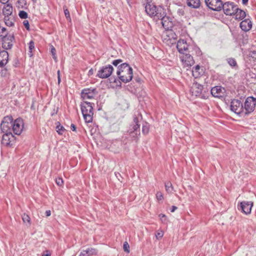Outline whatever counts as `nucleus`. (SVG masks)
I'll use <instances>...</instances> for the list:
<instances>
[{
	"instance_id": "obj_1",
	"label": "nucleus",
	"mask_w": 256,
	"mask_h": 256,
	"mask_svg": "<svg viewBox=\"0 0 256 256\" xmlns=\"http://www.w3.org/2000/svg\"><path fill=\"white\" fill-rule=\"evenodd\" d=\"M152 0L147 2L145 6V10L146 14L151 18L160 20L162 16L164 9L160 6L157 7L152 2Z\"/></svg>"
},
{
	"instance_id": "obj_2",
	"label": "nucleus",
	"mask_w": 256,
	"mask_h": 256,
	"mask_svg": "<svg viewBox=\"0 0 256 256\" xmlns=\"http://www.w3.org/2000/svg\"><path fill=\"white\" fill-rule=\"evenodd\" d=\"M142 120L141 114L137 112L133 118L132 122L129 126V133L130 136L136 138L140 134V122Z\"/></svg>"
},
{
	"instance_id": "obj_3",
	"label": "nucleus",
	"mask_w": 256,
	"mask_h": 256,
	"mask_svg": "<svg viewBox=\"0 0 256 256\" xmlns=\"http://www.w3.org/2000/svg\"><path fill=\"white\" fill-rule=\"evenodd\" d=\"M81 110L86 122H92L94 115L92 104L86 101L84 102L81 104Z\"/></svg>"
},
{
	"instance_id": "obj_4",
	"label": "nucleus",
	"mask_w": 256,
	"mask_h": 256,
	"mask_svg": "<svg viewBox=\"0 0 256 256\" xmlns=\"http://www.w3.org/2000/svg\"><path fill=\"white\" fill-rule=\"evenodd\" d=\"M178 36L172 30H166L162 34V41L168 46L176 44Z\"/></svg>"
},
{
	"instance_id": "obj_5",
	"label": "nucleus",
	"mask_w": 256,
	"mask_h": 256,
	"mask_svg": "<svg viewBox=\"0 0 256 256\" xmlns=\"http://www.w3.org/2000/svg\"><path fill=\"white\" fill-rule=\"evenodd\" d=\"M230 108L235 114L240 116H244L243 104L240 100H233L231 102Z\"/></svg>"
},
{
	"instance_id": "obj_6",
	"label": "nucleus",
	"mask_w": 256,
	"mask_h": 256,
	"mask_svg": "<svg viewBox=\"0 0 256 256\" xmlns=\"http://www.w3.org/2000/svg\"><path fill=\"white\" fill-rule=\"evenodd\" d=\"M256 105V99L252 96L248 97L244 102V114L248 116L252 112L255 108Z\"/></svg>"
},
{
	"instance_id": "obj_7",
	"label": "nucleus",
	"mask_w": 256,
	"mask_h": 256,
	"mask_svg": "<svg viewBox=\"0 0 256 256\" xmlns=\"http://www.w3.org/2000/svg\"><path fill=\"white\" fill-rule=\"evenodd\" d=\"M116 74L122 82L126 83L128 82V64H122L118 67Z\"/></svg>"
},
{
	"instance_id": "obj_8",
	"label": "nucleus",
	"mask_w": 256,
	"mask_h": 256,
	"mask_svg": "<svg viewBox=\"0 0 256 256\" xmlns=\"http://www.w3.org/2000/svg\"><path fill=\"white\" fill-rule=\"evenodd\" d=\"M13 118L12 116H4L0 124L2 132H12Z\"/></svg>"
},
{
	"instance_id": "obj_9",
	"label": "nucleus",
	"mask_w": 256,
	"mask_h": 256,
	"mask_svg": "<svg viewBox=\"0 0 256 256\" xmlns=\"http://www.w3.org/2000/svg\"><path fill=\"white\" fill-rule=\"evenodd\" d=\"M180 58L182 66L187 70L190 68L194 63L193 57L190 54L186 53L180 54Z\"/></svg>"
},
{
	"instance_id": "obj_10",
	"label": "nucleus",
	"mask_w": 256,
	"mask_h": 256,
	"mask_svg": "<svg viewBox=\"0 0 256 256\" xmlns=\"http://www.w3.org/2000/svg\"><path fill=\"white\" fill-rule=\"evenodd\" d=\"M113 70V67L111 65L102 66L98 72L96 76L101 78H106L112 74Z\"/></svg>"
},
{
	"instance_id": "obj_11",
	"label": "nucleus",
	"mask_w": 256,
	"mask_h": 256,
	"mask_svg": "<svg viewBox=\"0 0 256 256\" xmlns=\"http://www.w3.org/2000/svg\"><path fill=\"white\" fill-rule=\"evenodd\" d=\"M2 144L6 146H11L14 144L16 138L12 132H3Z\"/></svg>"
},
{
	"instance_id": "obj_12",
	"label": "nucleus",
	"mask_w": 256,
	"mask_h": 256,
	"mask_svg": "<svg viewBox=\"0 0 256 256\" xmlns=\"http://www.w3.org/2000/svg\"><path fill=\"white\" fill-rule=\"evenodd\" d=\"M0 36L2 39V46L5 50L10 49L13 45L12 42L14 40V36L11 34H1Z\"/></svg>"
},
{
	"instance_id": "obj_13",
	"label": "nucleus",
	"mask_w": 256,
	"mask_h": 256,
	"mask_svg": "<svg viewBox=\"0 0 256 256\" xmlns=\"http://www.w3.org/2000/svg\"><path fill=\"white\" fill-rule=\"evenodd\" d=\"M253 206L254 202L252 201H243L240 203V205L238 206V209L241 210V212L244 214L248 215L251 213Z\"/></svg>"
},
{
	"instance_id": "obj_14",
	"label": "nucleus",
	"mask_w": 256,
	"mask_h": 256,
	"mask_svg": "<svg viewBox=\"0 0 256 256\" xmlns=\"http://www.w3.org/2000/svg\"><path fill=\"white\" fill-rule=\"evenodd\" d=\"M24 126L23 120L20 118H18L13 121L12 130L14 134L20 135L23 130Z\"/></svg>"
},
{
	"instance_id": "obj_15",
	"label": "nucleus",
	"mask_w": 256,
	"mask_h": 256,
	"mask_svg": "<svg viewBox=\"0 0 256 256\" xmlns=\"http://www.w3.org/2000/svg\"><path fill=\"white\" fill-rule=\"evenodd\" d=\"M224 13L228 16H232L234 12L237 10V6L233 2H226L222 4V7Z\"/></svg>"
},
{
	"instance_id": "obj_16",
	"label": "nucleus",
	"mask_w": 256,
	"mask_h": 256,
	"mask_svg": "<svg viewBox=\"0 0 256 256\" xmlns=\"http://www.w3.org/2000/svg\"><path fill=\"white\" fill-rule=\"evenodd\" d=\"M160 19L162 20V26L166 29V30H171L170 28H172L174 26L173 21L172 18L166 16L164 10L162 16L160 18Z\"/></svg>"
},
{
	"instance_id": "obj_17",
	"label": "nucleus",
	"mask_w": 256,
	"mask_h": 256,
	"mask_svg": "<svg viewBox=\"0 0 256 256\" xmlns=\"http://www.w3.org/2000/svg\"><path fill=\"white\" fill-rule=\"evenodd\" d=\"M96 94V88H85L81 92V96L83 100H86L94 98Z\"/></svg>"
},
{
	"instance_id": "obj_18",
	"label": "nucleus",
	"mask_w": 256,
	"mask_h": 256,
	"mask_svg": "<svg viewBox=\"0 0 256 256\" xmlns=\"http://www.w3.org/2000/svg\"><path fill=\"white\" fill-rule=\"evenodd\" d=\"M206 6L211 10L219 11L222 7V2L221 0H205Z\"/></svg>"
},
{
	"instance_id": "obj_19",
	"label": "nucleus",
	"mask_w": 256,
	"mask_h": 256,
	"mask_svg": "<svg viewBox=\"0 0 256 256\" xmlns=\"http://www.w3.org/2000/svg\"><path fill=\"white\" fill-rule=\"evenodd\" d=\"M203 90V86L197 82L194 83L190 88V92L192 96L200 97Z\"/></svg>"
},
{
	"instance_id": "obj_20",
	"label": "nucleus",
	"mask_w": 256,
	"mask_h": 256,
	"mask_svg": "<svg viewBox=\"0 0 256 256\" xmlns=\"http://www.w3.org/2000/svg\"><path fill=\"white\" fill-rule=\"evenodd\" d=\"M225 93V88L221 86H216L211 90V94L215 98L223 97Z\"/></svg>"
},
{
	"instance_id": "obj_21",
	"label": "nucleus",
	"mask_w": 256,
	"mask_h": 256,
	"mask_svg": "<svg viewBox=\"0 0 256 256\" xmlns=\"http://www.w3.org/2000/svg\"><path fill=\"white\" fill-rule=\"evenodd\" d=\"M176 48L180 54H186L188 50V44L186 41L180 40L178 42Z\"/></svg>"
},
{
	"instance_id": "obj_22",
	"label": "nucleus",
	"mask_w": 256,
	"mask_h": 256,
	"mask_svg": "<svg viewBox=\"0 0 256 256\" xmlns=\"http://www.w3.org/2000/svg\"><path fill=\"white\" fill-rule=\"evenodd\" d=\"M8 54L6 50H2L0 52V67H3L8 62Z\"/></svg>"
},
{
	"instance_id": "obj_23",
	"label": "nucleus",
	"mask_w": 256,
	"mask_h": 256,
	"mask_svg": "<svg viewBox=\"0 0 256 256\" xmlns=\"http://www.w3.org/2000/svg\"><path fill=\"white\" fill-rule=\"evenodd\" d=\"M240 27L242 30L248 32L252 28V22L249 19H246L240 23Z\"/></svg>"
},
{
	"instance_id": "obj_24",
	"label": "nucleus",
	"mask_w": 256,
	"mask_h": 256,
	"mask_svg": "<svg viewBox=\"0 0 256 256\" xmlns=\"http://www.w3.org/2000/svg\"><path fill=\"white\" fill-rule=\"evenodd\" d=\"M232 16H234L236 20H241L245 18L246 14L244 11L239 9L237 7V10L234 12Z\"/></svg>"
},
{
	"instance_id": "obj_25",
	"label": "nucleus",
	"mask_w": 256,
	"mask_h": 256,
	"mask_svg": "<svg viewBox=\"0 0 256 256\" xmlns=\"http://www.w3.org/2000/svg\"><path fill=\"white\" fill-rule=\"evenodd\" d=\"M13 11V8L11 4H6L2 9V12L4 16H12V13Z\"/></svg>"
},
{
	"instance_id": "obj_26",
	"label": "nucleus",
	"mask_w": 256,
	"mask_h": 256,
	"mask_svg": "<svg viewBox=\"0 0 256 256\" xmlns=\"http://www.w3.org/2000/svg\"><path fill=\"white\" fill-rule=\"evenodd\" d=\"M5 24L8 26H13L14 24L15 19L13 16H6L4 18Z\"/></svg>"
},
{
	"instance_id": "obj_27",
	"label": "nucleus",
	"mask_w": 256,
	"mask_h": 256,
	"mask_svg": "<svg viewBox=\"0 0 256 256\" xmlns=\"http://www.w3.org/2000/svg\"><path fill=\"white\" fill-rule=\"evenodd\" d=\"M187 5L191 8H197L200 4V0H186Z\"/></svg>"
},
{
	"instance_id": "obj_28",
	"label": "nucleus",
	"mask_w": 256,
	"mask_h": 256,
	"mask_svg": "<svg viewBox=\"0 0 256 256\" xmlns=\"http://www.w3.org/2000/svg\"><path fill=\"white\" fill-rule=\"evenodd\" d=\"M202 72V70L198 65L196 66L192 70V76L195 78H199Z\"/></svg>"
},
{
	"instance_id": "obj_29",
	"label": "nucleus",
	"mask_w": 256,
	"mask_h": 256,
	"mask_svg": "<svg viewBox=\"0 0 256 256\" xmlns=\"http://www.w3.org/2000/svg\"><path fill=\"white\" fill-rule=\"evenodd\" d=\"M165 188L166 191L168 194H172L174 190V187L171 182H168L165 183Z\"/></svg>"
},
{
	"instance_id": "obj_30",
	"label": "nucleus",
	"mask_w": 256,
	"mask_h": 256,
	"mask_svg": "<svg viewBox=\"0 0 256 256\" xmlns=\"http://www.w3.org/2000/svg\"><path fill=\"white\" fill-rule=\"evenodd\" d=\"M86 252L87 256L96 255L98 254L97 250L94 248H88L86 250Z\"/></svg>"
},
{
	"instance_id": "obj_31",
	"label": "nucleus",
	"mask_w": 256,
	"mask_h": 256,
	"mask_svg": "<svg viewBox=\"0 0 256 256\" xmlns=\"http://www.w3.org/2000/svg\"><path fill=\"white\" fill-rule=\"evenodd\" d=\"M150 125L148 123L145 122L142 125V132L144 134H147L149 132Z\"/></svg>"
},
{
	"instance_id": "obj_32",
	"label": "nucleus",
	"mask_w": 256,
	"mask_h": 256,
	"mask_svg": "<svg viewBox=\"0 0 256 256\" xmlns=\"http://www.w3.org/2000/svg\"><path fill=\"white\" fill-rule=\"evenodd\" d=\"M22 220L24 222H28V224H30V218L27 214H24L22 216Z\"/></svg>"
},
{
	"instance_id": "obj_33",
	"label": "nucleus",
	"mask_w": 256,
	"mask_h": 256,
	"mask_svg": "<svg viewBox=\"0 0 256 256\" xmlns=\"http://www.w3.org/2000/svg\"><path fill=\"white\" fill-rule=\"evenodd\" d=\"M50 52L52 56V58L55 62H57V56L56 54V50L53 46H50Z\"/></svg>"
},
{
	"instance_id": "obj_34",
	"label": "nucleus",
	"mask_w": 256,
	"mask_h": 256,
	"mask_svg": "<svg viewBox=\"0 0 256 256\" xmlns=\"http://www.w3.org/2000/svg\"><path fill=\"white\" fill-rule=\"evenodd\" d=\"M156 197L158 202L162 201L164 199L163 194L160 191H158L156 192Z\"/></svg>"
},
{
	"instance_id": "obj_35",
	"label": "nucleus",
	"mask_w": 256,
	"mask_h": 256,
	"mask_svg": "<svg viewBox=\"0 0 256 256\" xmlns=\"http://www.w3.org/2000/svg\"><path fill=\"white\" fill-rule=\"evenodd\" d=\"M227 62L228 64L232 66H237V63L234 58H228L227 59Z\"/></svg>"
},
{
	"instance_id": "obj_36",
	"label": "nucleus",
	"mask_w": 256,
	"mask_h": 256,
	"mask_svg": "<svg viewBox=\"0 0 256 256\" xmlns=\"http://www.w3.org/2000/svg\"><path fill=\"white\" fill-rule=\"evenodd\" d=\"M56 132H58V133L59 134H61V135L63 134L65 130L64 128L62 126H60V124L56 126Z\"/></svg>"
},
{
	"instance_id": "obj_37",
	"label": "nucleus",
	"mask_w": 256,
	"mask_h": 256,
	"mask_svg": "<svg viewBox=\"0 0 256 256\" xmlns=\"http://www.w3.org/2000/svg\"><path fill=\"white\" fill-rule=\"evenodd\" d=\"M164 232L162 230H158L156 233V236L157 240L162 238L164 236Z\"/></svg>"
},
{
	"instance_id": "obj_38",
	"label": "nucleus",
	"mask_w": 256,
	"mask_h": 256,
	"mask_svg": "<svg viewBox=\"0 0 256 256\" xmlns=\"http://www.w3.org/2000/svg\"><path fill=\"white\" fill-rule=\"evenodd\" d=\"M18 16L20 17V18L22 19H26L28 18V14L24 10H20L19 12Z\"/></svg>"
},
{
	"instance_id": "obj_39",
	"label": "nucleus",
	"mask_w": 256,
	"mask_h": 256,
	"mask_svg": "<svg viewBox=\"0 0 256 256\" xmlns=\"http://www.w3.org/2000/svg\"><path fill=\"white\" fill-rule=\"evenodd\" d=\"M64 12L67 20L70 22L71 18L70 16V14L68 8H64Z\"/></svg>"
},
{
	"instance_id": "obj_40",
	"label": "nucleus",
	"mask_w": 256,
	"mask_h": 256,
	"mask_svg": "<svg viewBox=\"0 0 256 256\" xmlns=\"http://www.w3.org/2000/svg\"><path fill=\"white\" fill-rule=\"evenodd\" d=\"M158 216L163 223L167 222L168 220H167L166 216L165 214H159Z\"/></svg>"
},
{
	"instance_id": "obj_41",
	"label": "nucleus",
	"mask_w": 256,
	"mask_h": 256,
	"mask_svg": "<svg viewBox=\"0 0 256 256\" xmlns=\"http://www.w3.org/2000/svg\"><path fill=\"white\" fill-rule=\"evenodd\" d=\"M134 80L136 82V84L134 86H136V88H140L141 84V79L140 78L136 77L134 78Z\"/></svg>"
},
{
	"instance_id": "obj_42",
	"label": "nucleus",
	"mask_w": 256,
	"mask_h": 256,
	"mask_svg": "<svg viewBox=\"0 0 256 256\" xmlns=\"http://www.w3.org/2000/svg\"><path fill=\"white\" fill-rule=\"evenodd\" d=\"M56 182L59 186H62L64 184L63 180L61 178H56Z\"/></svg>"
},
{
	"instance_id": "obj_43",
	"label": "nucleus",
	"mask_w": 256,
	"mask_h": 256,
	"mask_svg": "<svg viewBox=\"0 0 256 256\" xmlns=\"http://www.w3.org/2000/svg\"><path fill=\"white\" fill-rule=\"evenodd\" d=\"M28 48L30 52H32V50L34 48V43L32 40H31L28 44Z\"/></svg>"
},
{
	"instance_id": "obj_44",
	"label": "nucleus",
	"mask_w": 256,
	"mask_h": 256,
	"mask_svg": "<svg viewBox=\"0 0 256 256\" xmlns=\"http://www.w3.org/2000/svg\"><path fill=\"white\" fill-rule=\"evenodd\" d=\"M23 24L28 30H30V24L28 20H24L23 22Z\"/></svg>"
},
{
	"instance_id": "obj_45",
	"label": "nucleus",
	"mask_w": 256,
	"mask_h": 256,
	"mask_svg": "<svg viewBox=\"0 0 256 256\" xmlns=\"http://www.w3.org/2000/svg\"><path fill=\"white\" fill-rule=\"evenodd\" d=\"M0 35L1 34H4L5 35L6 34H7V30L6 28H4V27H2V28H0Z\"/></svg>"
},
{
	"instance_id": "obj_46",
	"label": "nucleus",
	"mask_w": 256,
	"mask_h": 256,
	"mask_svg": "<svg viewBox=\"0 0 256 256\" xmlns=\"http://www.w3.org/2000/svg\"><path fill=\"white\" fill-rule=\"evenodd\" d=\"M250 56L254 59V60H256V52L254 51L250 52Z\"/></svg>"
},
{
	"instance_id": "obj_47",
	"label": "nucleus",
	"mask_w": 256,
	"mask_h": 256,
	"mask_svg": "<svg viewBox=\"0 0 256 256\" xmlns=\"http://www.w3.org/2000/svg\"><path fill=\"white\" fill-rule=\"evenodd\" d=\"M120 62H122V60H114V61H113L112 62V64L115 66H118Z\"/></svg>"
},
{
	"instance_id": "obj_48",
	"label": "nucleus",
	"mask_w": 256,
	"mask_h": 256,
	"mask_svg": "<svg viewBox=\"0 0 256 256\" xmlns=\"http://www.w3.org/2000/svg\"><path fill=\"white\" fill-rule=\"evenodd\" d=\"M128 70H129V77L130 78L129 79V82L130 81L132 78V68L130 67L129 66V69H128Z\"/></svg>"
},
{
	"instance_id": "obj_49",
	"label": "nucleus",
	"mask_w": 256,
	"mask_h": 256,
	"mask_svg": "<svg viewBox=\"0 0 256 256\" xmlns=\"http://www.w3.org/2000/svg\"><path fill=\"white\" fill-rule=\"evenodd\" d=\"M124 250L125 252H128V248L127 246V242H126L124 244Z\"/></svg>"
},
{
	"instance_id": "obj_50",
	"label": "nucleus",
	"mask_w": 256,
	"mask_h": 256,
	"mask_svg": "<svg viewBox=\"0 0 256 256\" xmlns=\"http://www.w3.org/2000/svg\"><path fill=\"white\" fill-rule=\"evenodd\" d=\"M70 128H71V130H72V131H74V132L76 131V126H75L74 124H71V126H70Z\"/></svg>"
},
{
	"instance_id": "obj_51",
	"label": "nucleus",
	"mask_w": 256,
	"mask_h": 256,
	"mask_svg": "<svg viewBox=\"0 0 256 256\" xmlns=\"http://www.w3.org/2000/svg\"><path fill=\"white\" fill-rule=\"evenodd\" d=\"M79 256H87V254H86V250H83L82 252Z\"/></svg>"
},
{
	"instance_id": "obj_52",
	"label": "nucleus",
	"mask_w": 256,
	"mask_h": 256,
	"mask_svg": "<svg viewBox=\"0 0 256 256\" xmlns=\"http://www.w3.org/2000/svg\"><path fill=\"white\" fill-rule=\"evenodd\" d=\"M57 73H58V82L60 83V71L58 70V71Z\"/></svg>"
},
{
	"instance_id": "obj_53",
	"label": "nucleus",
	"mask_w": 256,
	"mask_h": 256,
	"mask_svg": "<svg viewBox=\"0 0 256 256\" xmlns=\"http://www.w3.org/2000/svg\"><path fill=\"white\" fill-rule=\"evenodd\" d=\"M94 73V70H92V68H91L89 70L88 72V75L90 76H91Z\"/></svg>"
},
{
	"instance_id": "obj_54",
	"label": "nucleus",
	"mask_w": 256,
	"mask_h": 256,
	"mask_svg": "<svg viewBox=\"0 0 256 256\" xmlns=\"http://www.w3.org/2000/svg\"><path fill=\"white\" fill-rule=\"evenodd\" d=\"M46 216H50V214H51L50 210H46Z\"/></svg>"
},
{
	"instance_id": "obj_55",
	"label": "nucleus",
	"mask_w": 256,
	"mask_h": 256,
	"mask_svg": "<svg viewBox=\"0 0 256 256\" xmlns=\"http://www.w3.org/2000/svg\"><path fill=\"white\" fill-rule=\"evenodd\" d=\"M176 209H177V207L176 206H172V210H171V212H174L175 211V210H176Z\"/></svg>"
},
{
	"instance_id": "obj_56",
	"label": "nucleus",
	"mask_w": 256,
	"mask_h": 256,
	"mask_svg": "<svg viewBox=\"0 0 256 256\" xmlns=\"http://www.w3.org/2000/svg\"><path fill=\"white\" fill-rule=\"evenodd\" d=\"M8 1V0H0V2L4 4L7 3Z\"/></svg>"
},
{
	"instance_id": "obj_57",
	"label": "nucleus",
	"mask_w": 256,
	"mask_h": 256,
	"mask_svg": "<svg viewBox=\"0 0 256 256\" xmlns=\"http://www.w3.org/2000/svg\"><path fill=\"white\" fill-rule=\"evenodd\" d=\"M50 254L48 252V251H46V254H44L42 256H50Z\"/></svg>"
},
{
	"instance_id": "obj_58",
	"label": "nucleus",
	"mask_w": 256,
	"mask_h": 256,
	"mask_svg": "<svg viewBox=\"0 0 256 256\" xmlns=\"http://www.w3.org/2000/svg\"><path fill=\"white\" fill-rule=\"evenodd\" d=\"M242 1L244 4H246L248 2V0H242Z\"/></svg>"
},
{
	"instance_id": "obj_59",
	"label": "nucleus",
	"mask_w": 256,
	"mask_h": 256,
	"mask_svg": "<svg viewBox=\"0 0 256 256\" xmlns=\"http://www.w3.org/2000/svg\"><path fill=\"white\" fill-rule=\"evenodd\" d=\"M33 2H36V0H32Z\"/></svg>"
}]
</instances>
